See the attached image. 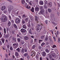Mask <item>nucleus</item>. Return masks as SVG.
I'll use <instances>...</instances> for the list:
<instances>
[{
  "instance_id": "nucleus-1",
  "label": "nucleus",
  "mask_w": 60,
  "mask_h": 60,
  "mask_svg": "<svg viewBox=\"0 0 60 60\" xmlns=\"http://www.w3.org/2000/svg\"><path fill=\"white\" fill-rule=\"evenodd\" d=\"M36 29L37 30V31H38V30L39 31H38V32H39L40 31L41 29L42 28V27L40 25H38L36 26Z\"/></svg>"
},
{
  "instance_id": "nucleus-2",
  "label": "nucleus",
  "mask_w": 60,
  "mask_h": 60,
  "mask_svg": "<svg viewBox=\"0 0 60 60\" xmlns=\"http://www.w3.org/2000/svg\"><path fill=\"white\" fill-rule=\"evenodd\" d=\"M4 37H5L6 38H8L9 37L8 34L5 35V33H6V29L5 28H4Z\"/></svg>"
},
{
  "instance_id": "nucleus-3",
  "label": "nucleus",
  "mask_w": 60,
  "mask_h": 60,
  "mask_svg": "<svg viewBox=\"0 0 60 60\" xmlns=\"http://www.w3.org/2000/svg\"><path fill=\"white\" fill-rule=\"evenodd\" d=\"M1 19L2 20H4V21H6L7 20V17L5 16H3L1 17Z\"/></svg>"
},
{
  "instance_id": "nucleus-4",
  "label": "nucleus",
  "mask_w": 60,
  "mask_h": 60,
  "mask_svg": "<svg viewBox=\"0 0 60 60\" xmlns=\"http://www.w3.org/2000/svg\"><path fill=\"white\" fill-rule=\"evenodd\" d=\"M45 12V11L44 9H41L39 13V14H43Z\"/></svg>"
},
{
  "instance_id": "nucleus-5",
  "label": "nucleus",
  "mask_w": 60,
  "mask_h": 60,
  "mask_svg": "<svg viewBox=\"0 0 60 60\" xmlns=\"http://www.w3.org/2000/svg\"><path fill=\"white\" fill-rule=\"evenodd\" d=\"M13 8L12 6H9L8 8V10L9 12H11V10L13 9Z\"/></svg>"
},
{
  "instance_id": "nucleus-6",
  "label": "nucleus",
  "mask_w": 60,
  "mask_h": 60,
  "mask_svg": "<svg viewBox=\"0 0 60 60\" xmlns=\"http://www.w3.org/2000/svg\"><path fill=\"white\" fill-rule=\"evenodd\" d=\"M15 21L16 23L17 24H19L20 21V20L19 18H17L16 19Z\"/></svg>"
},
{
  "instance_id": "nucleus-7",
  "label": "nucleus",
  "mask_w": 60,
  "mask_h": 60,
  "mask_svg": "<svg viewBox=\"0 0 60 60\" xmlns=\"http://www.w3.org/2000/svg\"><path fill=\"white\" fill-rule=\"evenodd\" d=\"M13 45L14 46H15L14 47V48L15 49H16V48H18V44H16V43L14 44H13Z\"/></svg>"
},
{
  "instance_id": "nucleus-8",
  "label": "nucleus",
  "mask_w": 60,
  "mask_h": 60,
  "mask_svg": "<svg viewBox=\"0 0 60 60\" xmlns=\"http://www.w3.org/2000/svg\"><path fill=\"white\" fill-rule=\"evenodd\" d=\"M6 9V7L5 6H3L1 8V10L2 11H4Z\"/></svg>"
},
{
  "instance_id": "nucleus-9",
  "label": "nucleus",
  "mask_w": 60,
  "mask_h": 60,
  "mask_svg": "<svg viewBox=\"0 0 60 60\" xmlns=\"http://www.w3.org/2000/svg\"><path fill=\"white\" fill-rule=\"evenodd\" d=\"M39 8L38 7H36L35 8V11L36 12H37L39 11Z\"/></svg>"
},
{
  "instance_id": "nucleus-10",
  "label": "nucleus",
  "mask_w": 60,
  "mask_h": 60,
  "mask_svg": "<svg viewBox=\"0 0 60 60\" xmlns=\"http://www.w3.org/2000/svg\"><path fill=\"white\" fill-rule=\"evenodd\" d=\"M21 31L22 33H25L26 31V30L23 29H22L21 30Z\"/></svg>"
},
{
  "instance_id": "nucleus-11",
  "label": "nucleus",
  "mask_w": 60,
  "mask_h": 60,
  "mask_svg": "<svg viewBox=\"0 0 60 60\" xmlns=\"http://www.w3.org/2000/svg\"><path fill=\"white\" fill-rule=\"evenodd\" d=\"M24 39L25 40H27L29 39V37L27 36H25L24 37Z\"/></svg>"
},
{
  "instance_id": "nucleus-12",
  "label": "nucleus",
  "mask_w": 60,
  "mask_h": 60,
  "mask_svg": "<svg viewBox=\"0 0 60 60\" xmlns=\"http://www.w3.org/2000/svg\"><path fill=\"white\" fill-rule=\"evenodd\" d=\"M12 39L14 42H16L17 41L16 38H12Z\"/></svg>"
},
{
  "instance_id": "nucleus-13",
  "label": "nucleus",
  "mask_w": 60,
  "mask_h": 60,
  "mask_svg": "<svg viewBox=\"0 0 60 60\" xmlns=\"http://www.w3.org/2000/svg\"><path fill=\"white\" fill-rule=\"evenodd\" d=\"M27 25L28 27L29 28L31 27V24H30V22H29L27 24Z\"/></svg>"
},
{
  "instance_id": "nucleus-14",
  "label": "nucleus",
  "mask_w": 60,
  "mask_h": 60,
  "mask_svg": "<svg viewBox=\"0 0 60 60\" xmlns=\"http://www.w3.org/2000/svg\"><path fill=\"white\" fill-rule=\"evenodd\" d=\"M47 5L49 6L50 7H51L52 6V3H49L47 4Z\"/></svg>"
},
{
  "instance_id": "nucleus-15",
  "label": "nucleus",
  "mask_w": 60,
  "mask_h": 60,
  "mask_svg": "<svg viewBox=\"0 0 60 60\" xmlns=\"http://www.w3.org/2000/svg\"><path fill=\"white\" fill-rule=\"evenodd\" d=\"M49 39L51 42H53V40H52V39H51V37H50V36L49 37Z\"/></svg>"
},
{
  "instance_id": "nucleus-16",
  "label": "nucleus",
  "mask_w": 60,
  "mask_h": 60,
  "mask_svg": "<svg viewBox=\"0 0 60 60\" xmlns=\"http://www.w3.org/2000/svg\"><path fill=\"white\" fill-rule=\"evenodd\" d=\"M46 52H43L42 53V55L43 56H45L46 55Z\"/></svg>"
},
{
  "instance_id": "nucleus-17",
  "label": "nucleus",
  "mask_w": 60,
  "mask_h": 60,
  "mask_svg": "<svg viewBox=\"0 0 60 60\" xmlns=\"http://www.w3.org/2000/svg\"><path fill=\"white\" fill-rule=\"evenodd\" d=\"M52 56L54 58H55L56 57V54H55V53H54L53 54H52Z\"/></svg>"
},
{
  "instance_id": "nucleus-18",
  "label": "nucleus",
  "mask_w": 60,
  "mask_h": 60,
  "mask_svg": "<svg viewBox=\"0 0 60 60\" xmlns=\"http://www.w3.org/2000/svg\"><path fill=\"white\" fill-rule=\"evenodd\" d=\"M31 53H32L33 56H35V55H36V52H31Z\"/></svg>"
},
{
  "instance_id": "nucleus-19",
  "label": "nucleus",
  "mask_w": 60,
  "mask_h": 60,
  "mask_svg": "<svg viewBox=\"0 0 60 60\" xmlns=\"http://www.w3.org/2000/svg\"><path fill=\"white\" fill-rule=\"evenodd\" d=\"M35 20L37 21V23H38V22H38V19H37V16H35Z\"/></svg>"
},
{
  "instance_id": "nucleus-20",
  "label": "nucleus",
  "mask_w": 60,
  "mask_h": 60,
  "mask_svg": "<svg viewBox=\"0 0 60 60\" xmlns=\"http://www.w3.org/2000/svg\"><path fill=\"white\" fill-rule=\"evenodd\" d=\"M39 4H41V5H43V2L42 1H40L39 2Z\"/></svg>"
},
{
  "instance_id": "nucleus-21",
  "label": "nucleus",
  "mask_w": 60,
  "mask_h": 60,
  "mask_svg": "<svg viewBox=\"0 0 60 60\" xmlns=\"http://www.w3.org/2000/svg\"><path fill=\"white\" fill-rule=\"evenodd\" d=\"M11 22L9 21H8V26H11Z\"/></svg>"
},
{
  "instance_id": "nucleus-22",
  "label": "nucleus",
  "mask_w": 60,
  "mask_h": 60,
  "mask_svg": "<svg viewBox=\"0 0 60 60\" xmlns=\"http://www.w3.org/2000/svg\"><path fill=\"white\" fill-rule=\"evenodd\" d=\"M48 11L50 13V12H52V10L49 8H48Z\"/></svg>"
},
{
  "instance_id": "nucleus-23",
  "label": "nucleus",
  "mask_w": 60,
  "mask_h": 60,
  "mask_svg": "<svg viewBox=\"0 0 60 60\" xmlns=\"http://www.w3.org/2000/svg\"><path fill=\"white\" fill-rule=\"evenodd\" d=\"M31 11L33 12H34V8L32 7L31 9Z\"/></svg>"
},
{
  "instance_id": "nucleus-24",
  "label": "nucleus",
  "mask_w": 60,
  "mask_h": 60,
  "mask_svg": "<svg viewBox=\"0 0 60 60\" xmlns=\"http://www.w3.org/2000/svg\"><path fill=\"white\" fill-rule=\"evenodd\" d=\"M1 41H2L3 44L4 43V39L3 38H1Z\"/></svg>"
},
{
  "instance_id": "nucleus-25",
  "label": "nucleus",
  "mask_w": 60,
  "mask_h": 60,
  "mask_svg": "<svg viewBox=\"0 0 60 60\" xmlns=\"http://www.w3.org/2000/svg\"><path fill=\"white\" fill-rule=\"evenodd\" d=\"M50 17L51 19H52V18H53L54 17V15H53L51 14V15Z\"/></svg>"
},
{
  "instance_id": "nucleus-26",
  "label": "nucleus",
  "mask_w": 60,
  "mask_h": 60,
  "mask_svg": "<svg viewBox=\"0 0 60 60\" xmlns=\"http://www.w3.org/2000/svg\"><path fill=\"white\" fill-rule=\"evenodd\" d=\"M15 55L16 56H19V54H18V53L17 52H15Z\"/></svg>"
},
{
  "instance_id": "nucleus-27",
  "label": "nucleus",
  "mask_w": 60,
  "mask_h": 60,
  "mask_svg": "<svg viewBox=\"0 0 60 60\" xmlns=\"http://www.w3.org/2000/svg\"><path fill=\"white\" fill-rule=\"evenodd\" d=\"M22 4H23L25 3V0H22Z\"/></svg>"
},
{
  "instance_id": "nucleus-28",
  "label": "nucleus",
  "mask_w": 60,
  "mask_h": 60,
  "mask_svg": "<svg viewBox=\"0 0 60 60\" xmlns=\"http://www.w3.org/2000/svg\"><path fill=\"white\" fill-rule=\"evenodd\" d=\"M28 55V54L27 53H25L24 54V56H25V57H26V56H27Z\"/></svg>"
},
{
  "instance_id": "nucleus-29",
  "label": "nucleus",
  "mask_w": 60,
  "mask_h": 60,
  "mask_svg": "<svg viewBox=\"0 0 60 60\" xmlns=\"http://www.w3.org/2000/svg\"><path fill=\"white\" fill-rule=\"evenodd\" d=\"M24 49L23 48H22V49L21 52L22 53V54H23V53H24Z\"/></svg>"
},
{
  "instance_id": "nucleus-30",
  "label": "nucleus",
  "mask_w": 60,
  "mask_h": 60,
  "mask_svg": "<svg viewBox=\"0 0 60 60\" xmlns=\"http://www.w3.org/2000/svg\"><path fill=\"white\" fill-rule=\"evenodd\" d=\"M31 29H30L29 31V33L30 34H32V32H31Z\"/></svg>"
},
{
  "instance_id": "nucleus-31",
  "label": "nucleus",
  "mask_w": 60,
  "mask_h": 60,
  "mask_svg": "<svg viewBox=\"0 0 60 60\" xmlns=\"http://www.w3.org/2000/svg\"><path fill=\"white\" fill-rule=\"evenodd\" d=\"M33 3V1H30L29 2V4L31 5H32V4Z\"/></svg>"
},
{
  "instance_id": "nucleus-32",
  "label": "nucleus",
  "mask_w": 60,
  "mask_h": 60,
  "mask_svg": "<svg viewBox=\"0 0 60 60\" xmlns=\"http://www.w3.org/2000/svg\"><path fill=\"white\" fill-rule=\"evenodd\" d=\"M23 28H25V29H26V25H23V26H22Z\"/></svg>"
},
{
  "instance_id": "nucleus-33",
  "label": "nucleus",
  "mask_w": 60,
  "mask_h": 60,
  "mask_svg": "<svg viewBox=\"0 0 60 60\" xmlns=\"http://www.w3.org/2000/svg\"><path fill=\"white\" fill-rule=\"evenodd\" d=\"M36 47V45H33V46H32V48L33 49H34V48H35V47Z\"/></svg>"
},
{
  "instance_id": "nucleus-34",
  "label": "nucleus",
  "mask_w": 60,
  "mask_h": 60,
  "mask_svg": "<svg viewBox=\"0 0 60 60\" xmlns=\"http://www.w3.org/2000/svg\"><path fill=\"white\" fill-rule=\"evenodd\" d=\"M14 26L15 28H17V26H16V24H14Z\"/></svg>"
},
{
  "instance_id": "nucleus-35",
  "label": "nucleus",
  "mask_w": 60,
  "mask_h": 60,
  "mask_svg": "<svg viewBox=\"0 0 60 60\" xmlns=\"http://www.w3.org/2000/svg\"><path fill=\"white\" fill-rule=\"evenodd\" d=\"M16 50L18 51V52H20V49H19V48H17Z\"/></svg>"
},
{
  "instance_id": "nucleus-36",
  "label": "nucleus",
  "mask_w": 60,
  "mask_h": 60,
  "mask_svg": "<svg viewBox=\"0 0 60 60\" xmlns=\"http://www.w3.org/2000/svg\"><path fill=\"white\" fill-rule=\"evenodd\" d=\"M49 58H50L51 59H52V56H51V55H49Z\"/></svg>"
},
{
  "instance_id": "nucleus-37",
  "label": "nucleus",
  "mask_w": 60,
  "mask_h": 60,
  "mask_svg": "<svg viewBox=\"0 0 60 60\" xmlns=\"http://www.w3.org/2000/svg\"><path fill=\"white\" fill-rule=\"evenodd\" d=\"M44 8L45 9H46V8H47V6L45 5H44Z\"/></svg>"
},
{
  "instance_id": "nucleus-38",
  "label": "nucleus",
  "mask_w": 60,
  "mask_h": 60,
  "mask_svg": "<svg viewBox=\"0 0 60 60\" xmlns=\"http://www.w3.org/2000/svg\"><path fill=\"white\" fill-rule=\"evenodd\" d=\"M10 49L11 50H13V48H12V47L11 46L10 47Z\"/></svg>"
},
{
  "instance_id": "nucleus-39",
  "label": "nucleus",
  "mask_w": 60,
  "mask_h": 60,
  "mask_svg": "<svg viewBox=\"0 0 60 60\" xmlns=\"http://www.w3.org/2000/svg\"><path fill=\"white\" fill-rule=\"evenodd\" d=\"M48 40V37H46L45 38V40L46 41H47V40Z\"/></svg>"
},
{
  "instance_id": "nucleus-40",
  "label": "nucleus",
  "mask_w": 60,
  "mask_h": 60,
  "mask_svg": "<svg viewBox=\"0 0 60 60\" xmlns=\"http://www.w3.org/2000/svg\"><path fill=\"white\" fill-rule=\"evenodd\" d=\"M51 55H52V54H53L55 53H54V51H51Z\"/></svg>"
},
{
  "instance_id": "nucleus-41",
  "label": "nucleus",
  "mask_w": 60,
  "mask_h": 60,
  "mask_svg": "<svg viewBox=\"0 0 60 60\" xmlns=\"http://www.w3.org/2000/svg\"><path fill=\"white\" fill-rule=\"evenodd\" d=\"M45 51L47 53H49V50L47 49H46L45 50Z\"/></svg>"
},
{
  "instance_id": "nucleus-42",
  "label": "nucleus",
  "mask_w": 60,
  "mask_h": 60,
  "mask_svg": "<svg viewBox=\"0 0 60 60\" xmlns=\"http://www.w3.org/2000/svg\"><path fill=\"white\" fill-rule=\"evenodd\" d=\"M21 44H23L24 43V41H22L21 42Z\"/></svg>"
},
{
  "instance_id": "nucleus-43",
  "label": "nucleus",
  "mask_w": 60,
  "mask_h": 60,
  "mask_svg": "<svg viewBox=\"0 0 60 60\" xmlns=\"http://www.w3.org/2000/svg\"><path fill=\"white\" fill-rule=\"evenodd\" d=\"M25 21H26V22H27V21H28V18H26L25 19Z\"/></svg>"
},
{
  "instance_id": "nucleus-44",
  "label": "nucleus",
  "mask_w": 60,
  "mask_h": 60,
  "mask_svg": "<svg viewBox=\"0 0 60 60\" xmlns=\"http://www.w3.org/2000/svg\"><path fill=\"white\" fill-rule=\"evenodd\" d=\"M46 4H47V1H45V5H46Z\"/></svg>"
},
{
  "instance_id": "nucleus-45",
  "label": "nucleus",
  "mask_w": 60,
  "mask_h": 60,
  "mask_svg": "<svg viewBox=\"0 0 60 60\" xmlns=\"http://www.w3.org/2000/svg\"><path fill=\"white\" fill-rule=\"evenodd\" d=\"M5 56L6 58H8V55L7 53L5 54Z\"/></svg>"
},
{
  "instance_id": "nucleus-46",
  "label": "nucleus",
  "mask_w": 60,
  "mask_h": 60,
  "mask_svg": "<svg viewBox=\"0 0 60 60\" xmlns=\"http://www.w3.org/2000/svg\"><path fill=\"white\" fill-rule=\"evenodd\" d=\"M8 17L9 18V19L10 20H11V16L10 15H9L8 16Z\"/></svg>"
},
{
  "instance_id": "nucleus-47",
  "label": "nucleus",
  "mask_w": 60,
  "mask_h": 60,
  "mask_svg": "<svg viewBox=\"0 0 60 60\" xmlns=\"http://www.w3.org/2000/svg\"><path fill=\"white\" fill-rule=\"evenodd\" d=\"M45 44V43L44 42L42 43L41 45V46H43Z\"/></svg>"
},
{
  "instance_id": "nucleus-48",
  "label": "nucleus",
  "mask_w": 60,
  "mask_h": 60,
  "mask_svg": "<svg viewBox=\"0 0 60 60\" xmlns=\"http://www.w3.org/2000/svg\"><path fill=\"white\" fill-rule=\"evenodd\" d=\"M22 18H26V16L24 15H23L22 16Z\"/></svg>"
},
{
  "instance_id": "nucleus-49",
  "label": "nucleus",
  "mask_w": 60,
  "mask_h": 60,
  "mask_svg": "<svg viewBox=\"0 0 60 60\" xmlns=\"http://www.w3.org/2000/svg\"><path fill=\"white\" fill-rule=\"evenodd\" d=\"M30 18L31 20L32 21H33V17H30Z\"/></svg>"
},
{
  "instance_id": "nucleus-50",
  "label": "nucleus",
  "mask_w": 60,
  "mask_h": 60,
  "mask_svg": "<svg viewBox=\"0 0 60 60\" xmlns=\"http://www.w3.org/2000/svg\"><path fill=\"white\" fill-rule=\"evenodd\" d=\"M41 49V46H38V49Z\"/></svg>"
},
{
  "instance_id": "nucleus-51",
  "label": "nucleus",
  "mask_w": 60,
  "mask_h": 60,
  "mask_svg": "<svg viewBox=\"0 0 60 60\" xmlns=\"http://www.w3.org/2000/svg\"><path fill=\"white\" fill-rule=\"evenodd\" d=\"M44 37V36H42L41 37V38L42 39H43Z\"/></svg>"
},
{
  "instance_id": "nucleus-52",
  "label": "nucleus",
  "mask_w": 60,
  "mask_h": 60,
  "mask_svg": "<svg viewBox=\"0 0 60 60\" xmlns=\"http://www.w3.org/2000/svg\"><path fill=\"white\" fill-rule=\"evenodd\" d=\"M23 4L24 5V6H26V4H27L25 2V3H24V4Z\"/></svg>"
},
{
  "instance_id": "nucleus-53",
  "label": "nucleus",
  "mask_w": 60,
  "mask_h": 60,
  "mask_svg": "<svg viewBox=\"0 0 60 60\" xmlns=\"http://www.w3.org/2000/svg\"><path fill=\"white\" fill-rule=\"evenodd\" d=\"M56 45H53L52 46L53 48H55L56 47Z\"/></svg>"
},
{
  "instance_id": "nucleus-54",
  "label": "nucleus",
  "mask_w": 60,
  "mask_h": 60,
  "mask_svg": "<svg viewBox=\"0 0 60 60\" xmlns=\"http://www.w3.org/2000/svg\"><path fill=\"white\" fill-rule=\"evenodd\" d=\"M2 37V35L0 32V38H1Z\"/></svg>"
},
{
  "instance_id": "nucleus-55",
  "label": "nucleus",
  "mask_w": 60,
  "mask_h": 60,
  "mask_svg": "<svg viewBox=\"0 0 60 60\" xmlns=\"http://www.w3.org/2000/svg\"><path fill=\"white\" fill-rule=\"evenodd\" d=\"M22 22L23 24H25V22L24 20L22 21Z\"/></svg>"
},
{
  "instance_id": "nucleus-56",
  "label": "nucleus",
  "mask_w": 60,
  "mask_h": 60,
  "mask_svg": "<svg viewBox=\"0 0 60 60\" xmlns=\"http://www.w3.org/2000/svg\"><path fill=\"white\" fill-rule=\"evenodd\" d=\"M17 41H19V42H20V40L19 38L18 39Z\"/></svg>"
},
{
  "instance_id": "nucleus-57",
  "label": "nucleus",
  "mask_w": 60,
  "mask_h": 60,
  "mask_svg": "<svg viewBox=\"0 0 60 60\" xmlns=\"http://www.w3.org/2000/svg\"><path fill=\"white\" fill-rule=\"evenodd\" d=\"M4 13H6L7 12V11L6 10H5L4 11Z\"/></svg>"
},
{
  "instance_id": "nucleus-58",
  "label": "nucleus",
  "mask_w": 60,
  "mask_h": 60,
  "mask_svg": "<svg viewBox=\"0 0 60 60\" xmlns=\"http://www.w3.org/2000/svg\"><path fill=\"white\" fill-rule=\"evenodd\" d=\"M7 48L8 49H9V47H10L9 45H7Z\"/></svg>"
},
{
  "instance_id": "nucleus-59",
  "label": "nucleus",
  "mask_w": 60,
  "mask_h": 60,
  "mask_svg": "<svg viewBox=\"0 0 60 60\" xmlns=\"http://www.w3.org/2000/svg\"><path fill=\"white\" fill-rule=\"evenodd\" d=\"M2 45V41H0V46Z\"/></svg>"
},
{
  "instance_id": "nucleus-60",
  "label": "nucleus",
  "mask_w": 60,
  "mask_h": 60,
  "mask_svg": "<svg viewBox=\"0 0 60 60\" xmlns=\"http://www.w3.org/2000/svg\"><path fill=\"white\" fill-rule=\"evenodd\" d=\"M7 29V31H8V30H9V28L8 27H7L6 28Z\"/></svg>"
},
{
  "instance_id": "nucleus-61",
  "label": "nucleus",
  "mask_w": 60,
  "mask_h": 60,
  "mask_svg": "<svg viewBox=\"0 0 60 60\" xmlns=\"http://www.w3.org/2000/svg\"><path fill=\"white\" fill-rule=\"evenodd\" d=\"M53 38L54 39L55 41H56V39L55 38L56 37H53Z\"/></svg>"
},
{
  "instance_id": "nucleus-62",
  "label": "nucleus",
  "mask_w": 60,
  "mask_h": 60,
  "mask_svg": "<svg viewBox=\"0 0 60 60\" xmlns=\"http://www.w3.org/2000/svg\"><path fill=\"white\" fill-rule=\"evenodd\" d=\"M45 22L46 24H48V20H46L45 21Z\"/></svg>"
},
{
  "instance_id": "nucleus-63",
  "label": "nucleus",
  "mask_w": 60,
  "mask_h": 60,
  "mask_svg": "<svg viewBox=\"0 0 60 60\" xmlns=\"http://www.w3.org/2000/svg\"><path fill=\"white\" fill-rule=\"evenodd\" d=\"M24 50L25 52H27V49H25Z\"/></svg>"
},
{
  "instance_id": "nucleus-64",
  "label": "nucleus",
  "mask_w": 60,
  "mask_h": 60,
  "mask_svg": "<svg viewBox=\"0 0 60 60\" xmlns=\"http://www.w3.org/2000/svg\"><path fill=\"white\" fill-rule=\"evenodd\" d=\"M40 9H41V10L42 9H43V7L42 6H41L40 7Z\"/></svg>"
}]
</instances>
